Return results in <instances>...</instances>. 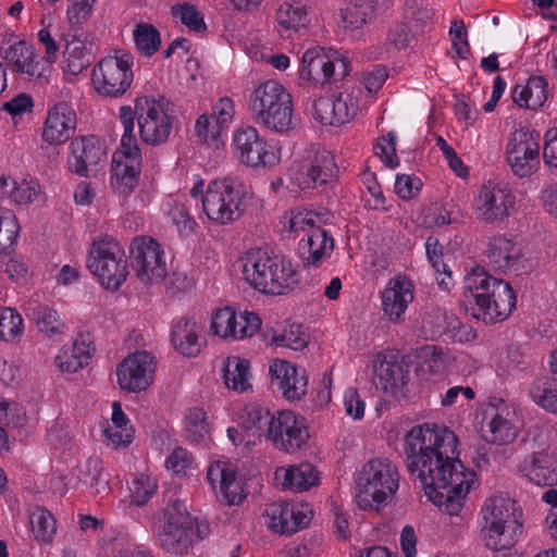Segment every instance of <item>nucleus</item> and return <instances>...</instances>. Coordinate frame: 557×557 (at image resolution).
Instances as JSON below:
<instances>
[{
    "label": "nucleus",
    "instance_id": "obj_1",
    "mask_svg": "<svg viewBox=\"0 0 557 557\" xmlns=\"http://www.w3.org/2000/svg\"><path fill=\"white\" fill-rule=\"evenodd\" d=\"M457 444L454 432L436 424L417 425L406 434L407 468L419 479L424 492L449 486L455 474H468L458 459Z\"/></svg>",
    "mask_w": 557,
    "mask_h": 557
},
{
    "label": "nucleus",
    "instance_id": "obj_2",
    "mask_svg": "<svg viewBox=\"0 0 557 557\" xmlns=\"http://www.w3.org/2000/svg\"><path fill=\"white\" fill-rule=\"evenodd\" d=\"M462 302L472 306V317L486 324L505 321L516 307V294L509 283L475 267L462 283Z\"/></svg>",
    "mask_w": 557,
    "mask_h": 557
},
{
    "label": "nucleus",
    "instance_id": "obj_3",
    "mask_svg": "<svg viewBox=\"0 0 557 557\" xmlns=\"http://www.w3.org/2000/svg\"><path fill=\"white\" fill-rule=\"evenodd\" d=\"M245 281L255 289L270 295H284L299 283L293 263L283 256H269L256 249L240 259Z\"/></svg>",
    "mask_w": 557,
    "mask_h": 557
},
{
    "label": "nucleus",
    "instance_id": "obj_4",
    "mask_svg": "<svg viewBox=\"0 0 557 557\" xmlns=\"http://www.w3.org/2000/svg\"><path fill=\"white\" fill-rule=\"evenodd\" d=\"M248 110L251 119L275 133H287L295 127L293 98L276 81L261 83L249 96Z\"/></svg>",
    "mask_w": 557,
    "mask_h": 557
},
{
    "label": "nucleus",
    "instance_id": "obj_5",
    "mask_svg": "<svg viewBox=\"0 0 557 557\" xmlns=\"http://www.w3.org/2000/svg\"><path fill=\"white\" fill-rule=\"evenodd\" d=\"M483 527L481 529L484 545L500 552L512 548L522 534L521 512L516 503L502 496L487 498L481 509Z\"/></svg>",
    "mask_w": 557,
    "mask_h": 557
},
{
    "label": "nucleus",
    "instance_id": "obj_6",
    "mask_svg": "<svg viewBox=\"0 0 557 557\" xmlns=\"http://www.w3.org/2000/svg\"><path fill=\"white\" fill-rule=\"evenodd\" d=\"M153 535L165 552L177 555L186 554L195 542L203 539L196 519L180 499L173 500L163 510L153 527Z\"/></svg>",
    "mask_w": 557,
    "mask_h": 557
},
{
    "label": "nucleus",
    "instance_id": "obj_7",
    "mask_svg": "<svg viewBox=\"0 0 557 557\" xmlns=\"http://www.w3.org/2000/svg\"><path fill=\"white\" fill-rule=\"evenodd\" d=\"M120 117L124 127L120 148L112 158L111 186L121 196L131 195L138 184L141 154L134 133L135 124L131 107L120 109Z\"/></svg>",
    "mask_w": 557,
    "mask_h": 557
},
{
    "label": "nucleus",
    "instance_id": "obj_8",
    "mask_svg": "<svg viewBox=\"0 0 557 557\" xmlns=\"http://www.w3.org/2000/svg\"><path fill=\"white\" fill-rule=\"evenodd\" d=\"M399 474L388 459H371L363 467L357 482V504L361 509L386 506L398 488Z\"/></svg>",
    "mask_w": 557,
    "mask_h": 557
},
{
    "label": "nucleus",
    "instance_id": "obj_9",
    "mask_svg": "<svg viewBox=\"0 0 557 557\" xmlns=\"http://www.w3.org/2000/svg\"><path fill=\"white\" fill-rule=\"evenodd\" d=\"M245 186L234 180H215L208 185L202 197L207 216L221 225L238 220L247 207Z\"/></svg>",
    "mask_w": 557,
    "mask_h": 557
},
{
    "label": "nucleus",
    "instance_id": "obj_10",
    "mask_svg": "<svg viewBox=\"0 0 557 557\" xmlns=\"http://www.w3.org/2000/svg\"><path fill=\"white\" fill-rule=\"evenodd\" d=\"M137 119L144 143L158 146L168 141L175 121L174 104L164 97L136 99L132 116Z\"/></svg>",
    "mask_w": 557,
    "mask_h": 557
},
{
    "label": "nucleus",
    "instance_id": "obj_11",
    "mask_svg": "<svg viewBox=\"0 0 557 557\" xmlns=\"http://www.w3.org/2000/svg\"><path fill=\"white\" fill-rule=\"evenodd\" d=\"M88 269L107 289L117 290L128 275L127 260L119 242L110 236L94 240L87 260Z\"/></svg>",
    "mask_w": 557,
    "mask_h": 557
},
{
    "label": "nucleus",
    "instance_id": "obj_12",
    "mask_svg": "<svg viewBox=\"0 0 557 557\" xmlns=\"http://www.w3.org/2000/svg\"><path fill=\"white\" fill-rule=\"evenodd\" d=\"M301 64L300 77L321 86L342 82L351 71L348 59L336 50L321 47L308 49Z\"/></svg>",
    "mask_w": 557,
    "mask_h": 557
},
{
    "label": "nucleus",
    "instance_id": "obj_13",
    "mask_svg": "<svg viewBox=\"0 0 557 557\" xmlns=\"http://www.w3.org/2000/svg\"><path fill=\"white\" fill-rule=\"evenodd\" d=\"M129 258L136 277L145 285L161 283L168 275L164 250L152 237H135L129 246Z\"/></svg>",
    "mask_w": 557,
    "mask_h": 557
},
{
    "label": "nucleus",
    "instance_id": "obj_14",
    "mask_svg": "<svg viewBox=\"0 0 557 557\" xmlns=\"http://www.w3.org/2000/svg\"><path fill=\"white\" fill-rule=\"evenodd\" d=\"M132 65L133 57L127 52L101 59L92 70L91 82L95 90L110 98L125 94L133 81Z\"/></svg>",
    "mask_w": 557,
    "mask_h": 557
},
{
    "label": "nucleus",
    "instance_id": "obj_15",
    "mask_svg": "<svg viewBox=\"0 0 557 557\" xmlns=\"http://www.w3.org/2000/svg\"><path fill=\"white\" fill-rule=\"evenodd\" d=\"M506 158L516 176H531L540 166V133L528 127L515 131L506 147Z\"/></svg>",
    "mask_w": 557,
    "mask_h": 557
},
{
    "label": "nucleus",
    "instance_id": "obj_16",
    "mask_svg": "<svg viewBox=\"0 0 557 557\" xmlns=\"http://www.w3.org/2000/svg\"><path fill=\"white\" fill-rule=\"evenodd\" d=\"M309 437L304 417L290 410H281L270 424L267 440L271 441L276 449L294 454L307 444Z\"/></svg>",
    "mask_w": 557,
    "mask_h": 557
},
{
    "label": "nucleus",
    "instance_id": "obj_17",
    "mask_svg": "<svg viewBox=\"0 0 557 557\" xmlns=\"http://www.w3.org/2000/svg\"><path fill=\"white\" fill-rule=\"evenodd\" d=\"M338 175V168L332 152L317 149L309 152L307 159L292 171L290 181L299 189H313L325 185Z\"/></svg>",
    "mask_w": 557,
    "mask_h": 557
},
{
    "label": "nucleus",
    "instance_id": "obj_18",
    "mask_svg": "<svg viewBox=\"0 0 557 557\" xmlns=\"http://www.w3.org/2000/svg\"><path fill=\"white\" fill-rule=\"evenodd\" d=\"M156 358L148 351H135L119 366L116 374L120 387L129 393L145 391L153 381Z\"/></svg>",
    "mask_w": 557,
    "mask_h": 557
},
{
    "label": "nucleus",
    "instance_id": "obj_19",
    "mask_svg": "<svg viewBox=\"0 0 557 557\" xmlns=\"http://www.w3.org/2000/svg\"><path fill=\"white\" fill-rule=\"evenodd\" d=\"M233 143L238 160L249 168L271 166L277 161L272 147L252 126L239 127Z\"/></svg>",
    "mask_w": 557,
    "mask_h": 557
},
{
    "label": "nucleus",
    "instance_id": "obj_20",
    "mask_svg": "<svg viewBox=\"0 0 557 557\" xmlns=\"http://www.w3.org/2000/svg\"><path fill=\"white\" fill-rule=\"evenodd\" d=\"M515 206V196L503 184L488 181L479 193L476 202L478 219L484 223L503 222Z\"/></svg>",
    "mask_w": 557,
    "mask_h": 557
},
{
    "label": "nucleus",
    "instance_id": "obj_21",
    "mask_svg": "<svg viewBox=\"0 0 557 557\" xmlns=\"http://www.w3.org/2000/svg\"><path fill=\"white\" fill-rule=\"evenodd\" d=\"M4 59L14 72L25 74L40 85L48 83L50 78L49 61L44 60L34 47L24 40L11 45L4 53Z\"/></svg>",
    "mask_w": 557,
    "mask_h": 557
},
{
    "label": "nucleus",
    "instance_id": "obj_22",
    "mask_svg": "<svg viewBox=\"0 0 557 557\" xmlns=\"http://www.w3.org/2000/svg\"><path fill=\"white\" fill-rule=\"evenodd\" d=\"M106 161V151L95 136L79 137L71 141L67 158L71 172L84 177L92 176Z\"/></svg>",
    "mask_w": 557,
    "mask_h": 557
},
{
    "label": "nucleus",
    "instance_id": "obj_23",
    "mask_svg": "<svg viewBox=\"0 0 557 557\" xmlns=\"http://www.w3.org/2000/svg\"><path fill=\"white\" fill-rule=\"evenodd\" d=\"M515 412L503 400L498 406H488L484 412L485 426L482 428L486 442L497 445L511 443L518 435V428L513 423Z\"/></svg>",
    "mask_w": 557,
    "mask_h": 557
},
{
    "label": "nucleus",
    "instance_id": "obj_24",
    "mask_svg": "<svg viewBox=\"0 0 557 557\" xmlns=\"http://www.w3.org/2000/svg\"><path fill=\"white\" fill-rule=\"evenodd\" d=\"M384 317L394 324L405 321V312L413 300L412 283L401 276L388 281L381 294Z\"/></svg>",
    "mask_w": 557,
    "mask_h": 557
},
{
    "label": "nucleus",
    "instance_id": "obj_25",
    "mask_svg": "<svg viewBox=\"0 0 557 557\" xmlns=\"http://www.w3.org/2000/svg\"><path fill=\"white\" fill-rule=\"evenodd\" d=\"M372 373L373 384L384 393H393L406 384L404 367L397 360V354L392 350H384L374 356Z\"/></svg>",
    "mask_w": 557,
    "mask_h": 557
},
{
    "label": "nucleus",
    "instance_id": "obj_26",
    "mask_svg": "<svg viewBox=\"0 0 557 557\" xmlns=\"http://www.w3.org/2000/svg\"><path fill=\"white\" fill-rule=\"evenodd\" d=\"M76 124L75 111L66 102H59L48 111L42 139L50 145H63L74 135Z\"/></svg>",
    "mask_w": 557,
    "mask_h": 557
},
{
    "label": "nucleus",
    "instance_id": "obj_27",
    "mask_svg": "<svg viewBox=\"0 0 557 557\" xmlns=\"http://www.w3.org/2000/svg\"><path fill=\"white\" fill-rule=\"evenodd\" d=\"M475 482V474H455L454 481L444 488L426 490L425 494L433 504L442 508L448 515H458L463 506L465 496Z\"/></svg>",
    "mask_w": 557,
    "mask_h": 557
},
{
    "label": "nucleus",
    "instance_id": "obj_28",
    "mask_svg": "<svg viewBox=\"0 0 557 557\" xmlns=\"http://www.w3.org/2000/svg\"><path fill=\"white\" fill-rule=\"evenodd\" d=\"M270 373L277 389L288 400L300 399L307 391V376L305 371L299 372L290 362L274 360L270 366Z\"/></svg>",
    "mask_w": 557,
    "mask_h": 557
},
{
    "label": "nucleus",
    "instance_id": "obj_29",
    "mask_svg": "<svg viewBox=\"0 0 557 557\" xmlns=\"http://www.w3.org/2000/svg\"><path fill=\"white\" fill-rule=\"evenodd\" d=\"M485 256L494 271L506 273L517 269L522 258V249L511 238L495 235L487 242Z\"/></svg>",
    "mask_w": 557,
    "mask_h": 557
},
{
    "label": "nucleus",
    "instance_id": "obj_30",
    "mask_svg": "<svg viewBox=\"0 0 557 557\" xmlns=\"http://www.w3.org/2000/svg\"><path fill=\"white\" fill-rule=\"evenodd\" d=\"M334 249V240L322 227H315L298 245L299 256L305 267L318 268Z\"/></svg>",
    "mask_w": 557,
    "mask_h": 557
},
{
    "label": "nucleus",
    "instance_id": "obj_31",
    "mask_svg": "<svg viewBox=\"0 0 557 557\" xmlns=\"http://www.w3.org/2000/svg\"><path fill=\"white\" fill-rule=\"evenodd\" d=\"M65 60L64 72L66 74L77 76L91 63V48L85 44L83 32L75 29L73 34H69L65 38Z\"/></svg>",
    "mask_w": 557,
    "mask_h": 557
},
{
    "label": "nucleus",
    "instance_id": "obj_32",
    "mask_svg": "<svg viewBox=\"0 0 557 557\" xmlns=\"http://www.w3.org/2000/svg\"><path fill=\"white\" fill-rule=\"evenodd\" d=\"M525 475L536 485H557V455L547 450L534 453L525 468Z\"/></svg>",
    "mask_w": 557,
    "mask_h": 557
},
{
    "label": "nucleus",
    "instance_id": "obj_33",
    "mask_svg": "<svg viewBox=\"0 0 557 557\" xmlns=\"http://www.w3.org/2000/svg\"><path fill=\"white\" fill-rule=\"evenodd\" d=\"M548 85L544 77L532 76L525 85H516L512 91L513 101L521 108L535 110L547 100Z\"/></svg>",
    "mask_w": 557,
    "mask_h": 557
},
{
    "label": "nucleus",
    "instance_id": "obj_34",
    "mask_svg": "<svg viewBox=\"0 0 557 557\" xmlns=\"http://www.w3.org/2000/svg\"><path fill=\"white\" fill-rule=\"evenodd\" d=\"M198 333L199 326L193 320L178 321L172 331V343L175 349L187 357L197 356L201 349Z\"/></svg>",
    "mask_w": 557,
    "mask_h": 557
},
{
    "label": "nucleus",
    "instance_id": "obj_35",
    "mask_svg": "<svg viewBox=\"0 0 557 557\" xmlns=\"http://www.w3.org/2000/svg\"><path fill=\"white\" fill-rule=\"evenodd\" d=\"M276 23L282 37L288 38L293 33L305 28L309 23L305 5L299 3H283L276 11Z\"/></svg>",
    "mask_w": 557,
    "mask_h": 557
},
{
    "label": "nucleus",
    "instance_id": "obj_36",
    "mask_svg": "<svg viewBox=\"0 0 557 557\" xmlns=\"http://www.w3.org/2000/svg\"><path fill=\"white\" fill-rule=\"evenodd\" d=\"M91 352L89 344L76 339L71 347H63L55 356V366L61 372L75 373L89 363Z\"/></svg>",
    "mask_w": 557,
    "mask_h": 557
},
{
    "label": "nucleus",
    "instance_id": "obj_37",
    "mask_svg": "<svg viewBox=\"0 0 557 557\" xmlns=\"http://www.w3.org/2000/svg\"><path fill=\"white\" fill-rule=\"evenodd\" d=\"M373 15L370 0H351L339 10L338 25L345 32L354 33L367 24Z\"/></svg>",
    "mask_w": 557,
    "mask_h": 557
},
{
    "label": "nucleus",
    "instance_id": "obj_38",
    "mask_svg": "<svg viewBox=\"0 0 557 557\" xmlns=\"http://www.w3.org/2000/svg\"><path fill=\"white\" fill-rule=\"evenodd\" d=\"M422 329L432 339L441 337L448 332L469 330V327L460 323L455 314H448L442 309L428 312L422 320Z\"/></svg>",
    "mask_w": 557,
    "mask_h": 557
},
{
    "label": "nucleus",
    "instance_id": "obj_39",
    "mask_svg": "<svg viewBox=\"0 0 557 557\" xmlns=\"http://www.w3.org/2000/svg\"><path fill=\"white\" fill-rule=\"evenodd\" d=\"M275 419L269 409L250 404L243 408L240 413L242 426L253 436H268L270 424Z\"/></svg>",
    "mask_w": 557,
    "mask_h": 557
},
{
    "label": "nucleus",
    "instance_id": "obj_40",
    "mask_svg": "<svg viewBox=\"0 0 557 557\" xmlns=\"http://www.w3.org/2000/svg\"><path fill=\"white\" fill-rule=\"evenodd\" d=\"M319 481V472L311 463H300L284 471V488L294 492L307 491Z\"/></svg>",
    "mask_w": 557,
    "mask_h": 557
},
{
    "label": "nucleus",
    "instance_id": "obj_41",
    "mask_svg": "<svg viewBox=\"0 0 557 557\" xmlns=\"http://www.w3.org/2000/svg\"><path fill=\"white\" fill-rule=\"evenodd\" d=\"M224 384L234 391L244 392L251 387L249 383V362L239 357H228L224 366Z\"/></svg>",
    "mask_w": 557,
    "mask_h": 557
},
{
    "label": "nucleus",
    "instance_id": "obj_42",
    "mask_svg": "<svg viewBox=\"0 0 557 557\" xmlns=\"http://www.w3.org/2000/svg\"><path fill=\"white\" fill-rule=\"evenodd\" d=\"M32 319L39 332L49 337L64 334L65 323L60 319L57 310L46 305H37L32 309Z\"/></svg>",
    "mask_w": 557,
    "mask_h": 557
},
{
    "label": "nucleus",
    "instance_id": "obj_43",
    "mask_svg": "<svg viewBox=\"0 0 557 557\" xmlns=\"http://www.w3.org/2000/svg\"><path fill=\"white\" fill-rule=\"evenodd\" d=\"M294 504L289 503H273L265 508V516L268 518L269 528L281 534L295 533L296 525L293 521Z\"/></svg>",
    "mask_w": 557,
    "mask_h": 557
},
{
    "label": "nucleus",
    "instance_id": "obj_44",
    "mask_svg": "<svg viewBox=\"0 0 557 557\" xmlns=\"http://www.w3.org/2000/svg\"><path fill=\"white\" fill-rule=\"evenodd\" d=\"M35 539L42 543H51L57 533V522L50 511L45 508H35L29 517Z\"/></svg>",
    "mask_w": 557,
    "mask_h": 557
},
{
    "label": "nucleus",
    "instance_id": "obj_45",
    "mask_svg": "<svg viewBox=\"0 0 557 557\" xmlns=\"http://www.w3.org/2000/svg\"><path fill=\"white\" fill-rule=\"evenodd\" d=\"M534 403L544 409L557 412V381L550 379H539L530 389Z\"/></svg>",
    "mask_w": 557,
    "mask_h": 557
},
{
    "label": "nucleus",
    "instance_id": "obj_46",
    "mask_svg": "<svg viewBox=\"0 0 557 557\" xmlns=\"http://www.w3.org/2000/svg\"><path fill=\"white\" fill-rule=\"evenodd\" d=\"M133 37L136 48L148 57L154 54L161 46L160 33L152 24H137Z\"/></svg>",
    "mask_w": 557,
    "mask_h": 557
},
{
    "label": "nucleus",
    "instance_id": "obj_47",
    "mask_svg": "<svg viewBox=\"0 0 557 557\" xmlns=\"http://www.w3.org/2000/svg\"><path fill=\"white\" fill-rule=\"evenodd\" d=\"M220 488L227 505H238L246 497L243 482L232 468L225 467L221 470Z\"/></svg>",
    "mask_w": 557,
    "mask_h": 557
},
{
    "label": "nucleus",
    "instance_id": "obj_48",
    "mask_svg": "<svg viewBox=\"0 0 557 557\" xmlns=\"http://www.w3.org/2000/svg\"><path fill=\"white\" fill-rule=\"evenodd\" d=\"M173 18L180 21L183 25L194 32H203L207 26L202 14L194 4L181 2L173 4L170 9Z\"/></svg>",
    "mask_w": 557,
    "mask_h": 557
},
{
    "label": "nucleus",
    "instance_id": "obj_49",
    "mask_svg": "<svg viewBox=\"0 0 557 557\" xmlns=\"http://www.w3.org/2000/svg\"><path fill=\"white\" fill-rule=\"evenodd\" d=\"M187 437L195 443L205 442L210 434L207 412L201 408H191L186 414Z\"/></svg>",
    "mask_w": 557,
    "mask_h": 557
},
{
    "label": "nucleus",
    "instance_id": "obj_50",
    "mask_svg": "<svg viewBox=\"0 0 557 557\" xmlns=\"http://www.w3.org/2000/svg\"><path fill=\"white\" fill-rule=\"evenodd\" d=\"M20 232L17 219L10 211L0 213V253L9 255L16 244Z\"/></svg>",
    "mask_w": 557,
    "mask_h": 557
},
{
    "label": "nucleus",
    "instance_id": "obj_51",
    "mask_svg": "<svg viewBox=\"0 0 557 557\" xmlns=\"http://www.w3.org/2000/svg\"><path fill=\"white\" fill-rule=\"evenodd\" d=\"M24 331L23 318L13 308L0 309V338L7 342L14 341Z\"/></svg>",
    "mask_w": 557,
    "mask_h": 557
},
{
    "label": "nucleus",
    "instance_id": "obj_52",
    "mask_svg": "<svg viewBox=\"0 0 557 557\" xmlns=\"http://www.w3.org/2000/svg\"><path fill=\"white\" fill-rule=\"evenodd\" d=\"M271 343L278 347H287L294 350L304 349L308 343L309 337L298 324H292L284 329L281 333L274 334Z\"/></svg>",
    "mask_w": 557,
    "mask_h": 557
},
{
    "label": "nucleus",
    "instance_id": "obj_53",
    "mask_svg": "<svg viewBox=\"0 0 557 557\" xmlns=\"http://www.w3.org/2000/svg\"><path fill=\"white\" fill-rule=\"evenodd\" d=\"M236 311L230 307L221 308L212 315L211 329L213 333L224 339H234Z\"/></svg>",
    "mask_w": 557,
    "mask_h": 557
},
{
    "label": "nucleus",
    "instance_id": "obj_54",
    "mask_svg": "<svg viewBox=\"0 0 557 557\" xmlns=\"http://www.w3.org/2000/svg\"><path fill=\"white\" fill-rule=\"evenodd\" d=\"M334 98V126H341L349 122L358 111L356 99L349 94H338Z\"/></svg>",
    "mask_w": 557,
    "mask_h": 557
},
{
    "label": "nucleus",
    "instance_id": "obj_55",
    "mask_svg": "<svg viewBox=\"0 0 557 557\" xmlns=\"http://www.w3.org/2000/svg\"><path fill=\"white\" fill-rule=\"evenodd\" d=\"M330 213L325 212H314V211H305L293 214L289 220V228L292 232L298 231H309L311 232L315 227H321V224L324 223Z\"/></svg>",
    "mask_w": 557,
    "mask_h": 557
},
{
    "label": "nucleus",
    "instance_id": "obj_56",
    "mask_svg": "<svg viewBox=\"0 0 557 557\" xmlns=\"http://www.w3.org/2000/svg\"><path fill=\"white\" fill-rule=\"evenodd\" d=\"M261 326V319L253 312L236 313L234 339H244L256 334Z\"/></svg>",
    "mask_w": 557,
    "mask_h": 557
},
{
    "label": "nucleus",
    "instance_id": "obj_57",
    "mask_svg": "<svg viewBox=\"0 0 557 557\" xmlns=\"http://www.w3.org/2000/svg\"><path fill=\"white\" fill-rule=\"evenodd\" d=\"M195 128L198 137L205 143H209L215 141L220 137L224 127L215 121L214 114H202L196 121Z\"/></svg>",
    "mask_w": 557,
    "mask_h": 557
},
{
    "label": "nucleus",
    "instance_id": "obj_58",
    "mask_svg": "<svg viewBox=\"0 0 557 557\" xmlns=\"http://www.w3.org/2000/svg\"><path fill=\"white\" fill-rule=\"evenodd\" d=\"M0 419L8 426L22 428L26 423V412L18 404L2 399L0 400Z\"/></svg>",
    "mask_w": 557,
    "mask_h": 557
},
{
    "label": "nucleus",
    "instance_id": "obj_59",
    "mask_svg": "<svg viewBox=\"0 0 557 557\" xmlns=\"http://www.w3.org/2000/svg\"><path fill=\"white\" fill-rule=\"evenodd\" d=\"M395 146L396 137L392 132H389L386 137H382L375 146V153L380 156L383 163L391 169L398 165Z\"/></svg>",
    "mask_w": 557,
    "mask_h": 557
},
{
    "label": "nucleus",
    "instance_id": "obj_60",
    "mask_svg": "<svg viewBox=\"0 0 557 557\" xmlns=\"http://www.w3.org/2000/svg\"><path fill=\"white\" fill-rule=\"evenodd\" d=\"M96 0H71L67 9V18L71 26H79L91 15Z\"/></svg>",
    "mask_w": 557,
    "mask_h": 557
},
{
    "label": "nucleus",
    "instance_id": "obj_61",
    "mask_svg": "<svg viewBox=\"0 0 557 557\" xmlns=\"http://www.w3.org/2000/svg\"><path fill=\"white\" fill-rule=\"evenodd\" d=\"M387 77L388 70L386 66L377 64L362 73L361 83L369 94H375L382 88Z\"/></svg>",
    "mask_w": 557,
    "mask_h": 557
},
{
    "label": "nucleus",
    "instance_id": "obj_62",
    "mask_svg": "<svg viewBox=\"0 0 557 557\" xmlns=\"http://www.w3.org/2000/svg\"><path fill=\"white\" fill-rule=\"evenodd\" d=\"M313 119L323 125L334 126V98L319 97L313 101Z\"/></svg>",
    "mask_w": 557,
    "mask_h": 557
},
{
    "label": "nucleus",
    "instance_id": "obj_63",
    "mask_svg": "<svg viewBox=\"0 0 557 557\" xmlns=\"http://www.w3.org/2000/svg\"><path fill=\"white\" fill-rule=\"evenodd\" d=\"M170 216L182 235L191 234L197 226L196 221L184 205H175L170 210Z\"/></svg>",
    "mask_w": 557,
    "mask_h": 557
},
{
    "label": "nucleus",
    "instance_id": "obj_64",
    "mask_svg": "<svg viewBox=\"0 0 557 557\" xmlns=\"http://www.w3.org/2000/svg\"><path fill=\"white\" fill-rule=\"evenodd\" d=\"M407 15L414 21L416 27L419 29L424 28L432 22V10L422 2L412 0L411 3H407Z\"/></svg>",
    "mask_w": 557,
    "mask_h": 557
}]
</instances>
